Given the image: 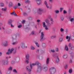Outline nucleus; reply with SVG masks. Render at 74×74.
<instances>
[{"mask_svg":"<svg viewBox=\"0 0 74 74\" xmlns=\"http://www.w3.org/2000/svg\"><path fill=\"white\" fill-rule=\"evenodd\" d=\"M37 65L38 66V70L37 71H40L42 70V67L41 64L38 62H36L35 63H32V64H30V66L31 69H32V66H35Z\"/></svg>","mask_w":74,"mask_h":74,"instance_id":"f257e3e1","label":"nucleus"},{"mask_svg":"<svg viewBox=\"0 0 74 74\" xmlns=\"http://www.w3.org/2000/svg\"><path fill=\"white\" fill-rule=\"evenodd\" d=\"M49 71L51 74H53L56 72V70L54 68L52 67L49 69Z\"/></svg>","mask_w":74,"mask_h":74,"instance_id":"f03ea898","label":"nucleus"},{"mask_svg":"<svg viewBox=\"0 0 74 74\" xmlns=\"http://www.w3.org/2000/svg\"><path fill=\"white\" fill-rule=\"evenodd\" d=\"M14 49L13 48L11 49V50L10 49H9L8 50V52L6 53V54L9 55L11 54L13 51H14Z\"/></svg>","mask_w":74,"mask_h":74,"instance_id":"7ed1b4c3","label":"nucleus"},{"mask_svg":"<svg viewBox=\"0 0 74 74\" xmlns=\"http://www.w3.org/2000/svg\"><path fill=\"white\" fill-rule=\"evenodd\" d=\"M44 37V32H41V35L40 36V41H42L43 40V37Z\"/></svg>","mask_w":74,"mask_h":74,"instance_id":"20e7f679","label":"nucleus"},{"mask_svg":"<svg viewBox=\"0 0 74 74\" xmlns=\"http://www.w3.org/2000/svg\"><path fill=\"white\" fill-rule=\"evenodd\" d=\"M2 63L4 65H7L8 64V60H6L3 61L2 62Z\"/></svg>","mask_w":74,"mask_h":74,"instance_id":"39448f33","label":"nucleus"},{"mask_svg":"<svg viewBox=\"0 0 74 74\" xmlns=\"http://www.w3.org/2000/svg\"><path fill=\"white\" fill-rule=\"evenodd\" d=\"M43 27H45V29L46 30H48L49 29V28L47 27V25H45V22H43Z\"/></svg>","mask_w":74,"mask_h":74,"instance_id":"423d86ee","label":"nucleus"},{"mask_svg":"<svg viewBox=\"0 0 74 74\" xmlns=\"http://www.w3.org/2000/svg\"><path fill=\"white\" fill-rule=\"evenodd\" d=\"M21 46L22 49H24L25 48V42H21Z\"/></svg>","mask_w":74,"mask_h":74,"instance_id":"0eeeda50","label":"nucleus"},{"mask_svg":"<svg viewBox=\"0 0 74 74\" xmlns=\"http://www.w3.org/2000/svg\"><path fill=\"white\" fill-rule=\"evenodd\" d=\"M26 69L27 70V71H28L29 72V74H30V72H31V69H29V67L28 66H27L26 67Z\"/></svg>","mask_w":74,"mask_h":74,"instance_id":"6e6552de","label":"nucleus"},{"mask_svg":"<svg viewBox=\"0 0 74 74\" xmlns=\"http://www.w3.org/2000/svg\"><path fill=\"white\" fill-rule=\"evenodd\" d=\"M8 43V42L7 41H5L4 43H3L2 45L3 46H7L8 45L7 44V43Z\"/></svg>","mask_w":74,"mask_h":74,"instance_id":"1a4fd4ad","label":"nucleus"},{"mask_svg":"<svg viewBox=\"0 0 74 74\" xmlns=\"http://www.w3.org/2000/svg\"><path fill=\"white\" fill-rule=\"evenodd\" d=\"M41 0H36V2L38 5H40L41 4Z\"/></svg>","mask_w":74,"mask_h":74,"instance_id":"9d476101","label":"nucleus"},{"mask_svg":"<svg viewBox=\"0 0 74 74\" xmlns=\"http://www.w3.org/2000/svg\"><path fill=\"white\" fill-rule=\"evenodd\" d=\"M14 5V4L12 2H10L9 5V7H11Z\"/></svg>","mask_w":74,"mask_h":74,"instance_id":"9b49d317","label":"nucleus"},{"mask_svg":"<svg viewBox=\"0 0 74 74\" xmlns=\"http://www.w3.org/2000/svg\"><path fill=\"white\" fill-rule=\"evenodd\" d=\"M70 38H71V37L70 36H69V37L68 36H66V38L67 39H68L69 38L68 40V42H69L70 41Z\"/></svg>","mask_w":74,"mask_h":74,"instance_id":"f8f14e48","label":"nucleus"},{"mask_svg":"<svg viewBox=\"0 0 74 74\" xmlns=\"http://www.w3.org/2000/svg\"><path fill=\"white\" fill-rule=\"evenodd\" d=\"M43 70L45 71H46L47 70V68L46 67H44L43 68Z\"/></svg>","mask_w":74,"mask_h":74,"instance_id":"ddd939ff","label":"nucleus"},{"mask_svg":"<svg viewBox=\"0 0 74 74\" xmlns=\"http://www.w3.org/2000/svg\"><path fill=\"white\" fill-rule=\"evenodd\" d=\"M8 24L9 25H11L12 24V20H9L8 21Z\"/></svg>","mask_w":74,"mask_h":74,"instance_id":"4468645a","label":"nucleus"},{"mask_svg":"<svg viewBox=\"0 0 74 74\" xmlns=\"http://www.w3.org/2000/svg\"><path fill=\"white\" fill-rule=\"evenodd\" d=\"M64 19V16L62 15L61 16V17H60V19H61V21H63Z\"/></svg>","mask_w":74,"mask_h":74,"instance_id":"2eb2a0df","label":"nucleus"},{"mask_svg":"<svg viewBox=\"0 0 74 74\" xmlns=\"http://www.w3.org/2000/svg\"><path fill=\"white\" fill-rule=\"evenodd\" d=\"M25 2L26 3L29 4L30 2L29 0H25Z\"/></svg>","mask_w":74,"mask_h":74,"instance_id":"dca6fc26","label":"nucleus"},{"mask_svg":"<svg viewBox=\"0 0 74 74\" xmlns=\"http://www.w3.org/2000/svg\"><path fill=\"white\" fill-rule=\"evenodd\" d=\"M45 21L47 24L49 23V20L47 19L45 20Z\"/></svg>","mask_w":74,"mask_h":74,"instance_id":"f3484780","label":"nucleus"},{"mask_svg":"<svg viewBox=\"0 0 74 74\" xmlns=\"http://www.w3.org/2000/svg\"><path fill=\"white\" fill-rule=\"evenodd\" d=\"M49 58H48L47 59V61H46L47 64H48L49 63Z\"/></svg>","mask_w":74,"mask_h":74,"instance_id":"a211bd4d","label":"nucleus"},{"mask_svg":"<svg viewBox=\"0 0 74 74\" xmlns=\"http://www.w3.org/2000/svg\"><path fill=\"white\" fill-rule=\"evenodd\" d=\"M26 59V60L25 62L27 64L29 63V59Z\"/></svg>","mask_w":74,"mask_h":74,"instance_id":"6ab92c4d","label":"nucleus"},{"mask_svg":"<svg viewBox=\"0 0 74 74\" xmlns=\"http://www.w3.org/2000/svg\"><path fill=\"white\" fill-rule=\"evenodd\" d=\"M59 61V60L58 58V57H57L56 59V62L57 63Z\"/></svg>","mask_w":74,"mask_h":74,"instance_id":"aec40b11","label":"nucleus"},{"mask_svg":"<svg viewBox=\"0 0 74 74\" xmlns=\"http://www.w3.org/2000/svg\"><path fill=\"white\" fill-rule=\"evenodd\" d=\"M26 59H29V54H27L26 55Z\"/></svg>","mask_w":74,"mask_h":74,"instance_id":"412c9836","label":"nucleus"},{"mask_svg":"<svg viewBox=\"0 0 74 74\" xmlns=\"http://www.w3.org/2000/svg\"><path fill=\"white\" fill-rule=\"evenodd\" d=\"M8 70L10 71H12V67L10 66L8 68Z\"/></svg>","mask_w":74,"mask_h":74,"instance_id":"4be33fe9","label":"nucleus"},{"mask_svg":"<svg viewBox=\"0 0 74 74\" xmlns=\"http://www.w3.org/2000/svg\"><path fill=\"white\" fill-rule=\"evenodd\" d=\"M23 15L24 16H27V13L25 12H24L23 13Z\"/></svg>","mask_w":74,"mask_h":74,"instance_id":"5701e85b","label":"nucleus"},{"mask_svg":"<svg viewBox=\"0 0 74 74\" xmlns=\"http://www.w3.org/2000/svg\"><path fill=\"white\" fill-rule=\"evenodd\" d=\"M56 14H58L59 12V11L58 10H56L55 11Z\"/></svg>","mask_w":74,"mask_h":74,"instance_id":"b1692460","label":"nucleus"},{"mask_svg":"<svg viewBox=\"0 0 74 74\" xmlns=\"http://www.w3.org/2000/svg\"><path fill=\"white\" fill-rule=\"evenodd\" d=\"M65 50L66 51H68L69 50V49L66 45L65 46Z\"/></svg>","mask_w":74,"mask_h":74,"instance_id":"393cba45","label":"nucleus"},{"mask_svg":"<svg viewBox=\"0 0 74 74\" xmlns=\"http://www.w3.org/2000/svg\"><path fill=\"white\" fill-rule=\"evenodd\" d=\"M0 5L1 7H3L4 6V5L3 3H0Z\"/></svg>","mask_w":74,"mask_h":74,"instance_id":"a878e982","label":"nucleus"},{"mask_svg":"<svg viewBox=\"0 0 74 74\" xmlns=\"http://www.w3.org/2000/svg\"><path fill=\"white\" fill-rule=\"evenodd\" d=\"M6 10H7L6 8H3L2 9V10L3 11H6Z\"/></svg>","mask_w":74,"mask_h":74,"instance_id":"bb28decb","label":"nucleus"},{"mask_svg":"<svg viewBox=\"0 0 74 74\" xmlns=\"http://www.w3.org/2000/svg\"><path fill=\"white\" fill-rule=\"evenodd\" d=\"M35 44L36 45V46L38 47H39V44L37 43V42H36Z\"/></svg>","mask_w":74,"mask_h":74,"instance_id":"cd10ccee","label":"nucleus"},{"mask_svg":"<svg viewBox=\"0 0 74 74\" xmlns=\"http://www.w3.org/2000/svg\"><path fill=\"white\" fill-rule=\"evenodd\" d=\"M39 14H42V11H41V10L40 9H39Z\"/></svg>","mask_w":74,"mask_h":74,"instance_id":"c85d7f7f","label":"nucleus"},{"mask_svg":"<svg viewBox=\"0 0 74 74\" xmlns=\"http://www.w3.org/2000/svg\"><path fill=\"white\" fill-rule=\"evenodd\" d=\"M63 9V8H60V12H62Z\"/></svg>","mask_w":74,"mask_h":74,"instance_id":"c756f323","label":"nucleus"},{"mask_svg":"<svg viewBox=\"0 0 74 74\" xmlns=\"http://www.w3.org/2000/svg\"><path fill=\"white\" fill-rule=\"evenodd\" d=\"M17 8H18V6L17 5H16L14 7V8L15 9H17Z\"/></svg>","mask_w":74,"mask_h":74,"instance_id":"7c9ffc66","label":"nucleus"},{"mask_svg":"<svg viewBox=\"0 0 74 74\" xmlns=\"http://www.w3.org/2000/svg\"><path fill=\"white\" fill-rule=\"evenodd\" d=\"M22 25H19L18 26V27L19 28H21V27H22Z\"/></svg>","mask_w":74,"mask_h":74,"instance_id":"2f4dec72","label":"nucleus"},{"mask_svg":"<svg viewBox=\"0 0 74 74\" xmlns=\"http://www.w3.org/2000/svg\"><path fill=\"white\" fill-rule=\"evenodd\" d=\"M67 57V55H65L64 56L63 58H66Z\"/></svg>","mask_w":74,"mask_h":74,"instance_id":"473e14b6","label":"nucleus"},{"mask_svg":"<svg viewBox=\"0 0 74 74\" xmlns=\"http://www.w3.org/2000/svg\"><path fill=\"white\" fill-rule=\"evenodd\" d=\"M56 35H54V36H52L51 37L52 38H56Z\"/></svg>","mask_w":74,"mask_h":74,"instance_id":"72a5a7b5","label":"nucleus"},{"mask_svg":"<svg viewBox=\"0 0 74 74\" xmlns=\"http://www.w3.org/2000/svg\"><path fill=\"white\" fill-rule=\"evenodd\" d=\"M72 69H70L69 71V73H72Z\"/></svg>","mask_w":74,"mask_h":74,"instance_id":"f704fd0d","label":"nucleus"},{"mask_svg":"<svg viewBox=\"0 0 74 74\" xmlns=\"http://www.w3.org/2000/svg\"><path fill=\"white\" fill-rule=\"evenodd\" d=\"M31 49H32V50H34L35 49V48L32 47V46L31 47Z\"/></svg>","mask_w":74,"mask_h":74,"instance_id":"c9c22d12","label":"nucleus"},{"mask_svg":"<svg viewBox=\"0 0 74 74\" xmlns=\"http://www.w3.org/2000/svg\"><path fill=\"white\" fill-rule=\"evenodd\" d=\"M63 40V39H62V38H60L59 39V41L60 42H61Z\"/></svg>","mask_w":74,"mask_h":74,"instance_id":"e433bc0d","label":"nucleus"},{"mask_svg":"<svg viewBox=\"0 0 74 74\" xmlns=\"http://www.w3.org/2000/svg\"><path fill=\"white\" fill-rule=\"evenodd\" d=\"M71 49L73 50L74 49V47L73 46H72L71 48H70Z\"/></svg>","mask_w":74,"mask_h":74,"instance_id":"4c0bfd02","label":"nucleus"},{"mask_svg":"<svg viewBox=\"0 0 74 74\" xmlns=\"http://www.w3.org/2000/svg\"><path fill=\"white\" fill-rule=\"evenodd\" d=\"M40 51V50H39V49H37L36 50V52L37 53H39Z\"/></svg>","mask_w":74,"mask_h":74,"instance_id":"58836bf2","label":"nucleus"},{"mask_svg":"<svg viewBox=\"0 0 74 74\" xmlns=\"http://www.w3.org/2000/svg\"><path fill=\"white\" fill-rule=\"evenodd\" d=\"M44 3H45V5H47V2L46 1H45Z\"/></svg>","mask_w":74,"mask_h":74,"instance_id":"ea45409f","label":"nucleus"},{"mask_svg":"<svg viewBox=\"0 0 74 74\" xmlns=\"http://www.w3.org/2000/svg\"><path fill=\"white\" fill-rule=\"evenodd\" d=\"M64 31V29H62V28H61L60 29V31L61 32H63Z\"/></svg>","mask_w":74,"mask_h":74,"instance_id":"a19ab883","label":"nucleus"},{"mask_svg":"<svg viewBox=\"0 0 74 74\" xmlns=\"http://www.w3.org/2000/svg\"><path fill=\"white\" fill-rule=\"evenodd\" d=\"M16 44V42H13L12 44L13 45H15Z\"/></svg>","mask_w":74,"mask_h":74,"instance_id":"79ce46f5","label":"nucleus"},{"mask_svg":"<svg viewBox=\"0 0 74 74\" xmlns=\"http://www.w3.org/2000/svg\"><path fill=\"white\" fill-rule=\"evenodd\" d=\"M69 47H70V48H71V43H69Z\"/></svg>","mask_w":74,"mask_h":74,"instance_id":"37998d69","label":"nucleus"},{"mask_svg":"<svg viewBox=\"0 0 74 74\" xmlns=\"http://www.w3.org/2000/svg\"><path fill=\"white\" fill-rule=\"evenodd\" d=\"M13 72H14L16 73H17V71H16V69H14L13 70Z\"/></svg>","mask_w":74,"mask_h":74,"instance_id":"c03bdc74","label":"nucleus"},{"mask_svg":"<svg viewBox=\"0 0 74 74\" xmlns=\"http://www.w3.org/2000/svg\"><path fill=\"white\" fill-rule=\"evenodd\" d=\"M74 19L73 18H72L71 19H70V21L71 22H72L73 21V20Z\"/></svg>","mask_w":74,"mask_h":74,"instance_id":"a18cd8bd","label":"nucleus"},{"mask_svg":"<svg viewBox=\"0 0 74 74\" xmlns=\"http://www.w3.org/2000/svg\"><path fill=\"white\" fill-rule=\"evenodd\" d=\"M63 13L64 14H65L67 13V12L65 10H64Z\"/></svg>","mask_w":74,"mask_h":74,"instance_id":"49530a36","label":"nucleus"},{"mask_svg":"<svg viewBox=\"0 0 74 74\" xmlns=\"http://www.w3.org/2000/svg\"><path fill=\"white\" fill-rule=\"evenodd\" d=\"M25 20H23V21L22 22V23L23 24H24L25 23Z\"/></svg>","mask_w":74,"mask_h":74,"instance_id":"de8ad7c7","label":"nucleus"},{"mask_svg":"<svg viewBox=\"0 0 74 74\" xmlns=\"http://www.w3.org/2000/svg\"><path fill=\"white\" fill-rule=\"evenodd\" d=\"M14 63H15V62H14V61H12L11 62V63L12 64H14Z\"/></svg>","mask_w":74,"mask_h":74,"instance_id":"09e8293b","label":"nucleus"},{"mask_svg":"<svg viewBox=\"0 0 74 74\" xmlns=\"http://www.w3.org/2000/svg\"><path fill=\"white\" fill-rule=\"evenodd\" d=\"M68 67V65H66L65 66V69H67Z\"/></svg>","mask_w":74,"mask_h":74,"instance_id":"8fccbe9b","label":"nucleus"},{"mask_svg":"<svg viewBox=\"0 0 74 74\" xmlns=\"http://www.w3.org/2000/svg\"><path fill=\"white\" fill-rule=\"evenodd\" d=\"M47 24H48L47 25L48 26H49L51 25V24H50V23H48Z\"/></svg>","mask_w":74,"mask_h":74,"instance_id":"3c124183","label":"nucleus"},{"mask_svg":"<svg viewBox=\"0 0 74 74\" xmlns=\"http://www.w3.org/2000/svg\"><path fill=\"white\" fill-rule=\"evenodd\" d=\"M18 6H20L21 5V3H18Z\"/></svg>","mask_w":74,"mask_h":74,"instance_id":"603ef678","label":"nucleus"},{"mask_svg":"<svg viewBox=\"0 0 74 74\" xmlns=\"http://www.w3.org/2000/svg\"><path fill=\"white\" fill-rule=\"evenodd\" d=\"M7 74H10V71H8L7 72Z\"/></svg>","mask_w":74,"mask_h":74,"instance_id":"864d4df0","label":"nucleus"},{"mask_svg":"<svg viewBox=\"0 0 74 74\" xmlns=\"http://www.w3.org/2000/svg\"><path fill=\"white\" fill-rule=\"evenodd\" d=\"M51 51L53 52V53H54V52H55V50H51Z\"/></svg>","mask_w":74,"mask_h":74,"instance_id":"5fc2aeb1","label":"nucleus"},{"mask_svg":"<svg viewBox=\"0 0 74 74\" xmlns=\"http://www.w3.org/2000/svg\"><path fill=\"white\" fill-rule=\"evenodd\" d=\"M42 45L43 47H45L46 46V45L45 43H43V44H42Z\"/></svg>","mask_w":74,"mask_h":74,"instance_id":"6e6d98bb","label":"nucleus"},{"mask_svg":"<svg viewBox=\"0 0 74 74\" xmlns=\"http://www.w3.org/2000/svg\"><path fill=\"white\" fill-rule=\"evenodd\" d=\"M58 48H56V51H58Z\"/></svg>","mask_w":74,"mask_h":74,"instance_id":"4d7b16f0","label":"nucleus"},{"mask_svg":"<svg viewBox=\"0 0 74 74\" xmlns=\"http://www.w3.org/2000/svg\"><path fill=\"white\" fill-rule=\"evenodd\" d=\"M34 31H32V32L31 34L32 35H34Z\"/></svg>","mask_w":74,"mask_h":74,"instance_id":"13d9d810","label":"nucleus"},{"mask_svg":"<svg viewBox=\"0 0 74 74\" xmlns=\"http://www.w3.org/2000/svg\"><path fill=\"white\" fill-rule=\"evenodd\" d=\"M51 22H53V19L52 18H51Z\"/></svg>","mask_w":74,"mask_h":74,"instance_id":"bf43d9fd","label":"nucleus"},{"mask_svg":"<svg viewBox=\"0 0 74 74\" xmlns=\"http://www.w3.org/2000/svg\"><path fill=\"white\" fill-rule=\"evenodd\" d=\"M40 21V20H37V22L38 23H39Z\"/></svg>","mask_w":74,"mask_h":74,"instance_id":"052dcab7","label":"nucleus"},{"mask_svg":"<svg viewBox=\"0 0 74 74\" xmlns=\"http://www.w3.org/2000/svg\"><path fill=\"white\" fill-rule=\"evenodd\" d=\"M2 53L1 52H0V56H2Z\"/></svg>","mask_w":74,"mask_h":74,"instance_id":"680f3d73","label":"nucleus"},{"mask_svg":"<svg viewBox=\"0 0 74 74\" xmlns=\"http://www.w3.org/2000/svg\"><path fill=\"white\" fill-rule=\"evenodd\" d=\"M46 6L47 8H49V6H48L47 5H46Z\"/></svg>","mask_w":74,"mask_h":74,"instance_id":"e2e57ef3","label":"nucleus"},{"mask_svg":"<svg viewBox=\"0 0 74 74\" xmlns=\"http://www.w3.org/2000/svg\"><path fill=\"white\" fill-rule=\"evenodd\" d=\"M53 1V0H49V2L50 3H51Z\"/></svg>","mask_w":74,"mask_h":74,"instance_id":"0e129e2a","label":"nucleus"},{"mask_svg":"<svg viewBox=\"0 0 74 74\" xmlns=\"http://www.w3.org/2000/svg\"><path fill=\"white\" fill-rule=\"evenodd\" d=\"M70 63L72 64V60H70Z\"/></svg>","mask_w":74,"mask_h":74,"instance_id":"69168bd1","label":"nucleus"},{"mask_svg":"<svg viewBox=\"0 0 74 74\" xmlns=\"http://www.w3.org/2000/svg\"><path fill=\"white\" fill-rule=\"evenodd\" d=\"M13 12V15H14L15 14V12L14 11V12Z\"/></svg>","mask_w":74,"mask_h":74,"instance_id":"338daca9","label":"nucleus"},{"mask_svg":"<svg viewBox=\"0 0 74 74\" xmlns=\"http://www.w3.org/2000/svg\"><path fill=\"white\" fill-rule=\"evenodd\" d=\"M11 26L12 27H14V26L12 25V24H11Z\"/></svg>","mask_w":74,"mask_h":74,"instance_id":"774afa93","label":"nucleus"}]
</instances>
